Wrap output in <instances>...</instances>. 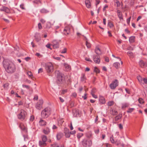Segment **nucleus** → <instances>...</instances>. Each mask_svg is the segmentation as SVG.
<instances>
[{"instance_id": "5", "label": "nucleus", "mask_w": 147, "mask_h": 147, "mask_svg": "<svg viewBox=\"0 0 147 147\" xmlns=\"http://www.w3.org/2000/svg\"><path fill=\"white\" fill-rule=\"evenodd\" d=\"M26 112L23 110H21L20 113L18 115V119L21 121L24 120L26 116Z\"/></svg>"}, {"instance_id": "61", "label": "nucleus", "mask_w": 147, "mask_h": 147, "mask_svg": "<svg viewBox=\"0 0 147 147\" xmlns=\"http://www.w3.org/2000/svg\"><path fill=\"white\" fill-rule=\"evenodd\" d=\"M85 59L87 61H89L91 62H92V61L91 60H90V59L89 58L86 57Z\"/></svg>"}, {"instance_id": "56", "label": "nucleus", "mask_w": 147, "mask_h": 147, "mask_svg": "<svg viewBox=\"0 0 147 147\" xmlns=\"http://www.w3.org/2000/svg\"><path fill=\"white\" fill-rule=\"evenodd\" d=\"M127 49L128 50H133L134 49V48L132 47H128Z\"/></svg>"}, {"instance_id": "37", "label": "nucleus", "mask_w": 147, "mask_h": 147, "mask_svg": "<svg viewBox=\"0 0 147 147\" xmlns=\"http://www.w3.org/2000/svg\"><path fill=\"white\" fill-rule=\"evenodd\" d=\"M138 102L140 104H143L144 101L143 99L142 98H140L138 99Z\"/></svg>"}, {"instance_id": "27", "label": "nucleus", "mask_w": 147, "mask_h": 147, "mask_svg": "<svg viewBox=\"0 0 147 147\" xmlns=\"http://www.w3.org/2000/svg\"><path fill=\"white\" fill-rule=\"evenodd\" d=\"M122 115L121 114H119L116 116L115 117V120L116 121H118L122 117Z\"/></svg>"}, {"instance_id": "13", "label": "nucleus", "mask_w": 147, "mask_h": 147, "mask_svg": "<svg viewBox=\"0 0 147 147\" xmlns=\"http://www.w3.org/2000/svg\"><path fill=\"white\" fill-rule=\"evenodd\" d=\"M0 11H4L7 13H9L10 12L9 9L7 7L3 6L0 9Z\"/></svg>"}, {"instance_id": "38", "label": "nucleus", "mask_w": 147, "mask_h": 147, "mask_svg": "<svg viewBox=\"0 0 147 147\" xmlns=\"http://www.w3.org/2000/svg\"><path fill=\"white\" fill-rule=\"evenodd\" d=\"M134 110V109L133 108H129L128 110L127 111V113H131Z\"/></svg>"}, {"instance_id": "30", "label": "nucleus", "mask_w": 147, "mask_h": 147, "mask_svg": "<svg viewBox=\"0 0 147 147\" xmlns=\"http://www.w3.org/2000/svg\"><path fill=\"white\" fill-rule=\"evenodd\" d=\"M99 101L102 104H103L105 103V98L103 97H101L100 98Z\"/></svg>"}, {"instance_id": "8", "label": "nucleus", "mask_w": 147, "mask_h": 147, "mask_svg": "<svg viewBox=\"0 0 147 147\" xmlns=\"http://www.w3.org/2000/svg\"><path fill=\"white\" fill-rule=\"evenodd\" d=\"M93 60L96 63L99 64L100 62V57L98 55H94L93 56Z\"/></svg>"}, {"instance_id": "31", "label": "nucleus", "mask_w": 147, "mask_h": 147, "mask_svg": "<svg viewBox=\"0 0 147 147\" xmlns=\"http://www.w3.org/2000/svg\"><path fill=\"white\" fill-rule=\"evenodd\" d=\"M129 104L127 103H124L122 104V108L124 109L127 107L129 106Z\"/></svg>"}, {"instance_id": "62", "label": "nucleus", "mask_w": 147, "mask_h": 147, "mask_svg": "<svg viewBox=\"0 0 147 147\" xmlns=\"http://www.w3.org/2000/svg\"><path fill=\"white\" fill-rule=\"evenodd\" d=\"M40 22L42 24H44L45 22V21L43 19H42L40 20Z\"/></svg>"}, {"instance_id": "46", "label": "nucleus", "mask_w": 147, "mask_h": 147, "mask_svg": "<svg viewBox=\"0 0 147 147\" xmlns=\"http://www.w3.org/2000/svg\"><path fill=\"white\" fill-rule=\"evenodd\" d=\"M137 79L140 82H142L143 80L142 78L140 76L138 77Z\"/></svg>"}, {"instance_id": "47", "label": "nucleus", "mask_w": 147, "mask_h": 147, "mask_svg": "<svg viewBox=\"0 0 147 147\" xmlns=\"http://www.w3.org/2000/svg\"><path fill=\"white\" fill-rule=\"evenodd\" d=\"M110 140L112 143H115L114 140L113 139V136L110 138Z\"/></svg>"}, {"instance_id": "11", "label": "nucleus", "mask_w": 147, "mask_h": 147, "mask_svg": "<svg viewBox=\"0 0 147 147\" xmlns=\"http://www.w3.org/2000/svg\"><path fill=\"white\" fill-rule=\"evenodd\" d=\"M60 42H58L56 40H54L52 42V44L48 43L46 46H56L57 45H60L59 44Z\"/></svg>"}, {"instance_id": "39", "label": "nucleus", "mask_w": 147, "mask_h": 147, "mask_svg": "<svg viewBox=\"0 0 147 147\" xmlns=\"http://www.w3.org/2000/svg\"><path fill=\"white\" fill-rule=\"evenodd\" d=\"M34 3L36 4L41 3V2L39 0H35L34 1Z\"/></svg>"}, {"instance_id": "18", "label": "nucleus", "mask_w": 147, "mask_h": 147, "mask_svg": "<svg viewBox=\"0 0 147 147\" xmlns=\"http://www.w3.org/2000/svg\"><path fill=\"white\" fill-rule=\"evenodd\" d=\"M85 3L86 6L87 8H89L91 7V3L89 0H86Z\"/></svg>"}, {"instance_id": "55", "label": "nucleus", "mask_w": 147, "mask_h": 147, "mask_svg": "<svg viewBox=\"0 0 147 147\" xmlns=\"http://www.w3.org/2000/svg\"><path fill=\"white\" fill-rule=\"evenodd\" d=\"M38 28L39 29H41L42 28V26L40 23H39L38 24Z\"/></svg>"}, {"instance_id": "9", "label": "nucleus", "mask_w": 147, "mask_h": 147, "mask_svg": "<svg viewBox=\"0 0 147 147\" xmlns=\"http://www.w3.org/2000/svg\"><path fill=\"white\" fill-rule=\"evenodd\" d=\"M43 103V100L42 99L40 100L39 102L36 105V108L39 110H40L42 107Z\"/></svg>"}, {"instance_id": "43", "label": "nucleus", "mask_w": 147, "mask_h": 147, "mask_svg": "<svg viewBox=\"0 0 147 147\" xmlns=\"http://www.w3.org/2000/svg\"><path fill=\"white\" fill-rule=\"evenodd\" d=\"M22 87H23L26 88V89H29L30 88V87L29 86L24 84L22 85Z\"/></svg>"}, {"instance_id": "1", "label": "nucleus", "mask_w": 147, "mask_h": 147, "mask_svg": "<svg viewBox=\"0 0 147 147\" xmlns=\"http://www.w3.org/2000/svg\"><path fill=\"white\" fill-rule=\"evenodd\" d=\"M3 65L6 71L9 73H13L16 71V67L14 64L6 60H4Z\"/></svg>"}, {"instance_id": "48", "label": "nucleus", "mask_w": 147, "mask_h": 147, "mask_svg": "<svg viewBox=\"0 0 147 147\" xmlns=\"http://www.w3.org/2000/svg\"><path fill=\"white\" fill-rule=\"evenodd\" d=\"M52 147H59V146L57 143H55L52 145Z\"/></svg>"}, {"instance_id": "10", "label": "nucleus", "mask_w": 147, "mask_h": 147, "mask_svg": "<svg viewBox=\"0 0 147 147\" xmlns=\"http://www.w3.org/2000/svg\"><path fill=\"white\" fill-rule=\"evenodd\" d=\"M64 133L65 134V136L66 138H69L70 135V131L69 129L67 128H65L64 129Z\"/></svg>"}, {"instance_id": "50", "label": "nucleus", "mask_w": 147, "mask_h": 147, "mask_svg": "<svg viewBox=\"0 0 147 147\" xmlns=\"http://www.w3.org/2000/svg\"><path fill=\"white\" fill-rule=\"evenodd\" d=\"M67 92V90H63L60 92V94H64L65 92Z\"/></svg>"}, {"instance_id": "60", "label": "nucleus", "mask_w": 147, "mask_h": 147, "mask_svg": "<svg viewBox=\"0 0 147 147\" xmlns=\"http://www.w3.org/2000/svg\"><path fill=\"white\" fill-rule=\"evenodd\" d=\"M131 18V17H130L127 20V23L128 24H129V22H130V21Z\"/></svg>"}, {"instance_id": "16", "label": "nucleus", "mask_w": 147, "mask_h": 147, "mask_svg": "<svg viewBox=\"0 0 147 147\" xmlns=\"http://www.w3.org/2000/svg\"><path fill=\"white\" fill-rule=\"evenodd\" d=\"M71 69L70 66L68 64L65 63L64 64V70L65 71H68Z\"/></svg>"}, {"instance_id": "44", "label": "nucleus", "mask_w": 147, "mask_h": 147, "mask_svg": "<svg viewBox=\"0 0 147 147\" xmlns=\"http://www.w3.org/2000/svg\"><path fill=\"white\" fill-rule=\"evenodd\" d=\"M9 84L8 83H6L3 85L4 88L5 89H7L8 86Z\"/></svg>"}, {"instance_id": "59", "label": "nucleus", "mask_w": 147, "mask_h": 147, "mask_svg": "<svg viewBox=\"0 0 147 147\" xmlns=\"http://www.w3.org/2000/svg\"><path fill=\"white\" fill-rule=\"evenodd\" d=\"M143 80L144 83L147 84V78H144L143 79Z\"/></svg>"}, {"instance_id": "17", "label": "nucleus", "mask_w": 147, "mask_h": 147, "mask_svg": "<svg viewBox=\"0 0 147 147\" xmlns=\"http://www.w3.org/2000/svg\"><path fill=\"white\" fill-rule=\"evenodd\" d=\"M95 51L96 53L99 56V55H101L102 53L101 51L100 50V48L98 47H96L95 50Z\"/></svg>"}, {"instance_id": "64", "label": "nucleus", "mask_w": 147, "mask_h": 147, "mask_svg": "<svg viewBox=\"0 0 147 147\" xmlns=\"http://www.w3.org/2000/svg\"><path fill=\"white\" fill-rule=\"evenodd\" d=\"M87 95V94L85 93L84 94V96H82V97L84 99V100L86 99L87 97H86V95Z\"/></svg>"}, {"instance_id": "32", "label": "nucleus", "mask_w": 147, "mask_h": 147, "mask_svg": "<svg viewBox=\"0 0 147 147\" xmlns=\"http://www.w3.org/2000/svg\"><path fill=\"white\" fill-rule=\"evenodd\" d=\"M135 37L132 36L130 37L129 38V41L131 43H133L134 41Z\"/></svg>"}, {"instance_id": "35", "label": "nucleus", "mask_w": 147, "mask_h": 147, "mask_svg": "<svg viewBox=\"0 0 147 147\" xmlns=\"http://www.w3.org/2000/svg\"><path fill=\"white\" fill-rule=\"evenodd\" d=\"M114 104V102L113 101H111L108 102L107 103V105L109 106H111L113 105Z\"/></svg>"}, {"instance_id": "52", "label": "nucleus", "mask_w": 147, "mask_h": 147, "mask_svg": "<svg viewBox=\"0 0 147 147\" xmlns=\"http://www.w3.org/2000/svg\"><path fill=\"white\" fill-rule=\"evenodd\" d=\"M67 49L66 48H64L62 51H61V53H65L66 52Z\"/></svg>"}, {"instance_id": "40", "label": "nucleus", "mask_w": 147, "mask_h": 147, "mask_svg": "<svg viewBox=\"0 0 147 147\" xmlns=\"http://www.w3.org/2000/svg\"><path fill=\"white\" fill-rule=\"evenodd\" d=\"M83 134L82 133H79L77 135V138L78 139L80 138L83 135Z\"/></svg>"}, {"instance_id": "34", "label": "nucleus", "mask_w": 147, "mask_h": 147, "mask_svg": "<svg viewBox=\"0 0 147 147\" xmlns=\"http://www.w3.org/2000/svg\"><path fill=\"white\" fill-rule=\"evenodd\" d=\"M42 140L44 142H46L47 140V138L46 136H42Z\"/></svg>"}, {"instance_id": "29", "label": "nucleus", "mask_w": 147, "mask_h": 147, "mask_svg": "<svg viewBox=\"0 0 147 147\" xmlns=\"http://www.w3.org/2000/svg\"><path fill=\"white\" fill-rule=\"evenodd\" d=\"M39 145L40 146H44L46 145V143L45 142L42 141H40L39 142Z\"/></svg>"}, {"instance_id": "24", "label": "nucleus", "mask_w": 147, "mask_h": 147, "mask_svg": "<svg viewBox=\"0 0 147 147\" xmlns=\"http://www.w3.org/2000/svg\"><path fill=\"white\" fill-rule=\"evenodd\" d=\"M113 66L115 67L116 69H118L119 67L120 63H119L116 62L115 63L113 64Z\"/></svg>"}, {"instance_id": "22", "label": "nucleus", "mask_w": 147, "mask_h": 147, "mask_svg": "<svg viewBox=\"0 0 147 147\" xmlns=\"http://www.w3.org/2000/svg\"><path fill=\"white\" fill-rule=\"evenodd\" d=\"M63 136V134L61 133H59L57 135V138L58 140H59Z\"/></svg>"}, {"instance_id": "23", "label": "nucleus", "mask_w": 147, "mask_h": 147, "mask_svg": "<svg viewBox=\"0 0 147 147\" xmlns=\"http://www.w3.org/2000/svg\"><path fill=\"white\" fill-rule=\"evenodd\" d=\"M46 122L44 120L41 119L39 121V124L42 126H45L46 125Z\"/></svg>"}, {"instance_id": "51", "label": "nucleus", "mask_w": 147, "mask_h": 147, "mask_svg": "<svg viewBox=\"0 0 147 147\" xmlns=\"http://www.w3.org/2000/svg\"><path fill=\"white\" fill-rule=\"evenodd\" d=\"M34 117L33 115H31L30 116V121H32L34 119Z\"/></svg>"}, {"instance_id": "12", "label": "nucleus", "mask_w": 147, "mask_h": 147, "mask_svg": "<svg viewBox=\"0 0 147 147\" xmlns=\"http://www.w3.org/2000/svg\"><path fill=\"white\" fill-rule=\"evenodd\" d=\"M70 28L69 27H66L64 28L63 33L64 34L67 35L70 33Z\"/></svg>"}, {"instance_id": "20", "label": "nucleus", "mask_w": 147, "mask_h": 147, "mask_svg": "<svg viewBox=\"0 0 147 147\" xmlns=\"http://www.w3.org/2000/svg\"><path fill=\"white\" fill-rule=\"evenodd\" d=\"M127 54L130 58H133L134 57V55L133 53L130 51H128Z\"/></svg>"}, {"instance_id": "15", "label": "nucleus", "mask_w": 147, "mask_h": 147, "mask_svg": "<svg viewBox=\"0 0 147 147\" xmlns=\"http://www.w3.org/2000/svg\"><path fill=\"white\" fill-rule=\"evenodd\" d=\"M19 127L21 130L24 132H27V130L26 127L24 125V124L22 123H21L20 124Z\"/></svg>"}, {"instance_id": "6", "label": "nucleus", "mask_w": 147, "mask_h": 147, "mask_svg": "<svg viewBox=\"0 0 147 147\" xmlns=\"http://www.w3.org/2000/svg\"><path fill=\"white\" fill-rule=\"evenodd\" d=\"M92 142L91 140L84 139L82 141V145L85 147H90L92 145Z\"/></svg>"}, {"instance_id": "41", "label": "nucleus", "mask_w": 147, "mask_h": 147, "mask_svg": "<svg viewBox=\"0 0 147 147\" xmlns=\"http://www.w3.org/2000/svg\"><path fill=\"white\" fill-rule=\"evenodd\" d=\"M94 71L96 73H99L100 72V70L97 67H95L94 68Z\"/></svg>"}, {"instance_id": "2", "label": "nucleus", "mask_w": 147, "mask_h": 147, "mask_svg": "<svg viewBox=\"0 0 147 147\" xmlns=\"http://www.w3.org/2000/svg\"><path fill=\"white\" fill-rule=\"evenodd\" d=\"M55 74L57 77V83L59 84H62L63 83L65 80L64 74H62L58 70L56 71H55Z\"/></svg>"}, {"instance_id": "42", "label": "nucleus", "mask_w": 147, "mask_h": 147, "mask_svg": "<svg viewBox=\"0 0 147 147\" xmlns=\"http://www.w3.org/2000/svg\"><path fill=\"white\" fill-rule=\"evenodd\" d=\"M27 74L29 77L32 76V74L31 71H29L27 72Z\"/></svg>"}, {"instance_id": "58", "label": "nucleus", "mask_w": 147, "mask_h": 147, "mask_svg": "<svg viewBox=\"0 0 147 147\" xmlns=\"http://www.w3.org/2000/svg\"><path fill=\"white\" fill-rule=\"evenodd\" d=\"M119 128L121 129H123V127L122 125V124H119Z\"/></svg>"}, {"instance_id": "7", "label": "nucleus", "mask_w": 147, "mask_h": 147, "mask_svg": "<svg viewBox=\"0 0 147 147\" xmlns=\"http://www.w3.org/2000/svg\"><path fill=\"white\" fill-rule=\"evenodd\" d=\"M118 82L117 80L115 79L113 81L112 83L110 85V87L111 89H114L116 87L118 86Z\"/></svg>"}, {"instance_id": "26", "label": "nucleus", "mask_w": 147, "mask_h": 147, "mask_svg": "<svg viewBox=\"0 0 147 147\" xmlns=\"http://www.w3.org/2000/svg\"><path fill=\"white\" fill-rule=\"evenodd\" d=\"M38 34H36L35 36V39L37 42H38L41 39L40 37L39 36Z\"/></svg>"}, {"instance_id": "63", "label": "nucleus", "mask_w": 147, "mask_h": 147, "mask_svg": "<svg viewBox=\"0 0 147 147\" xmlns=\"http://www.w3.org/2000/svg\"><path fill=\"white\" fill-rule=\"evenodd\" d=\"M105 61L107 62H109V58L108 57H106L105 58Z\"/></svg>"}, {"instance_id": "25", "label": "nucleus", "mask_w": 147, "mask_h": 147, "mask_svg": "<svg viewBox=\"0 0 147 147\" xmlns=\"http://www.w3.org/2000/svg\"><path fill=\"white\" fill-rule=\"evenodd\" d=\"M118 16L120 19H123L121 13L119 10L117 11Z\"/></svg>"}, {"instance_id": "4", "label": "nucleus", "mask_w": 147, "mask_h": 147, "mask_svg": "<svg viewBox=\"0 0 147 147\" xmlns=\"http://www.w3.org/2000/svg\"><path fill=\"white\" fill-rule=\"evenodd\" d=\"M45 68L47 72L50 73L53 71V66L51 63H47L45 64Z\"/></svg>"}, {"instance_id": "57", "label": "nucleus", "mask_w": 147, "mask_h": 147, "mask_svg": "<svg viewBox=\"0 0 147 147\" xmlns=\"http://www.w3.org/2000/svg\"><path fill=\"white\" fill-rule=\"evenodd\" d=\"M81 80L82 81H84V80L85 79L84 75L83 74L82 75V76L81 77Z\"/></svg>"}, {"instance_id": "14", "label": "nucleus", "mask_w": 147, "mask_h": 147, "mask_svg": "<svg viewBox=\"0 0 147 147\" xmlns=\"http://www.w3.org/2000/svg\"><path fill=\"white\" fill-rule=\"evenodd\" d=\"M139 65L141 67L144 68L147 66V63L146 62L141 60L139 62Z\"/></svg>"}, {"instance_id": "45", "label": "nucleus", "mask_w": 147, "mask_h": 147, "mask_svg": "<svg viewBox=\"0 0 147 147\" xmlns=\"http://www.w3.org/2000/svg\"><path fill=\"white\" fill-rule=\"evenodd\" d=\"M51 24L50 22H48L47 24V27L48 28H49L51 27Z\"/></svg>"}, {"instance_id": "53", "label": "nucleus", "mask_w": 147, "mask_h": 147, "mask_svg": "<svg viewBox=\"0 0 147 147\" xmlns=\"http://www.w3.org/2000/svg\"><path fill=\"white\" fill-rule=\"evenodd\" d=\"M53 58L56 60L59 61L60 60H61L60 58L59 57H55V56H53Z\"/></svg>"}, {"instance_id": "54", "label": "nucleus", "mask_w": 147, "mask_h": 147, "mask_svg": "<svg viewBox=\"0 0 147 147\" xmlns=\"http://www.w3.org/2000/svg\"><path fill=\"white\" fill-rule=\"evenodd\" d=\"M96 89H93L91 91V94L92 95L94 94L95 92Z\"/></svg>"}, {"instance_id": "49", "label": "nucleus", "mask_w": 147, "mask_h": 147, "mask_svg": "<svg viewBox=\"0 0 147 147\" xmlns=\"http://www.w3.org/2000/svg\"><path fill=\"white\" fill-rule=\"evenodd\" d=\"M69 104L70 107H71L74 106V103L73 102L71 101L69 102Z\"/></svg>"}, {"instance_id": "28", "label": "nucleus", "mask_w": 147, "mask_h": 147, "mask_svg": "<svg viewBox=\"0 0 147 147\" xmlns=\"http://www.w3.org/2000/svg\"><path fill=\"white\" fill-rule=\"evenodd\" d=\"M40 12L42 13H46L48 12L49 11L45 9H41Z\"/></svg>"}, {"instance_id": "19", "label": "nucleus", "mask_w": 147, "mask_h": 147, "mask_svg": "<svg viewBox=\"0 0 147 147\" xmlns=\"http://www.w3.org/2000/svg\"><path fill=\"white\" fill-rule=\"evenodd\" d=\"M73 115L75 117H76L78 115H79V112L77 109H74L73 111Z\"/></svg>"}, {"instance_id": "3", "label": "nucleus", "mask_w": 147, "mask_h": 147, "mask_svg": "<svg viewBox=\"0 0 147 147\" xmlns=\"http://www.w3.org/2000/svg\"><path fill=\"white\" fill-rule=\"evenodd\" d=\"M51 109L50 107L45 108L41 112V115L42 118H46L50 114Z\"/></svg>"}, {"instance_id": "33", "label": "nucleus", "mask_w": 147, "mask_h": 147, "mask_svg": "<svg viewBox=\"0 0 147 147\" xmlns=\"http://www.w3.org/2000/svg\"><path fill=\"white\" fill-rule=\"evenodd\" d=\"M86 136L88 138H90L92 137V133L91 132H88L86 133Z\"/></svg>"}, {"instance_id": "36", "label": "nucleus", "mask_w": 147, "mask_h": 147, "mask_svg": "<svg viewBox=\"0 0 147 147\" xmlns=\"http://www.w3.org/2000/svg\"><path fill=\"white\" fill-rule=\"evenodd\" d=\"M108 25L110 28H111L114 26V25L111 22H108Z\"/></svg>"}, {"instance_id": "21", "label": "nucleus", "mask_w": 147, "mask_h": 147, "mask_svg": "<svg viewBox=\"0 0 147 147\" xmlns=\"http://www.w3.org/2000/svg\"><path fill=\"white\" fill-rule=\"evenodd\" d=\"M50 132V130L48 127L46 128L45 129L43 130V133L46 134H48Z\"/></svg>"}]
</instances>
